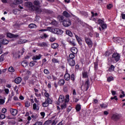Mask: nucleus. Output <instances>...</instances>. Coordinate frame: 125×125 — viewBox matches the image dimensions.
I'll return each mask as SVG.
<instances>
[{"instance_id":"1","label":"nucleus","mask_w":125,"mask_h":125,"mask_svg":"<svg viewBox=\"0 0 125 125\" xmlns=\"http://www.w3.org/2000/svg\"><path fill=\"white\" fill-rule=\"evenodd\" d=\"M47 30L53 34H57V35H62L63 34V31L58 28H52L51 27H47Z\"/></svg>"},{"instance_id":"2","label":"nucleus","mask_w":125,"mask_h":125,"mask_svg":"<svg viewBox=\"0 0 125 125\" xmlns=\"http://www.w3.org/2000/svg\"><path fill=\"white\" fill-rule=\"evenodd\" d=\"M122 118V115L118 113L113 114L111 116V120L117 122Z\"/></svg>"},{"instance_id":"3","label":"nucleus","mask_w":125,"mask_h":125,"mask_svg":"<svg viewBox=\"0 0 125 125\" xmlns=\"http://www.w3.org/2000/svg\"><path fill=\"white\" fill-rule=\"evenodd\" d=\"M84 40L88 47H89V48H91V47H92V46H93V42H92V41H91V39L87 37H85Z\"/></svg>"},{"instance_id":"4","label":"nucleus","mask_w":125,"mask_h":125,"mask_svg":"<svg viewBox=\"0 0 125 125\" xmlns=\"http://www.w3.org/2000/svg\"><path fill=\"white\" fill-rule=\"evenodd\" d=\"M65 102V97L63 95H60L59 99H58V102H57L56 104L57 105L60 104H62Z\"/></svg>"},{"instance_id":"5","label":"nucleus","mask_w":125,"mask_h":125,"mask_svg":"<svg viewBox=\"0 0 125 125\" xmlns=\"http://www.w3.org/2000/svg\"><path fill=\"white\" fill-rule=\"evenodd\" d=\"M121 56H120V54L118 53H114L112 55V59L113 60H115L116 62H118L119 60H120Z\"/></svg>"},{"instance_id":"6","label":"nucleus","mask_w":125,"mask_h":125,"mask_svg":"<svg viewBox=\"0 0 125 125\" xmlns=\"http://www.w3.org/2000/svg\"><path fill=\"white\" fill-rule=\"evenodd\" d=\"M98 24L101 25V27L103 30L107 28V24L104 23V21H102V20H98Z\"/></svg>"},{"instance_id":"7","label":"nucleus","mask_w":125,"mask_h":125,"mask_svg":"<svg viewBox=\"0 0 125 125\" xmlns=\"http://www.w3.org/2000/svg\"><path fill=\"white\" fill-rule=\"evenodd\" d=\"M71 21L69 20H64L62 22V24L64 27H69V26H71Z\"/></svg>"},{"instance_id":"8","label":"nucleus","mask_w":125,"mask_h":125,"mask_svg":"<svg viewBox=\"0 0 125 125\" xmlns=\"http://www.w3.org/2000/svg\"><path fill=\"white\" fill-rule=\"evenodd\" d=\"M7 38H14L15 39H16V38H18L19 37V35L17 34H13L12 33H7Z\"/></svg>"},{"instance_id":"9","label":"nucleus","mask_w":125,"mask_h":125,"mask_svg":"<svg viewBox=\"0 0 125 125\" xmlns=\"http://www.w3.org/2000/svg\"><path fill=\"white\" fill-rule=\"evenodd\" d=\"M10 112L12 116H16L17 113H18V110L16 109L10 108Z\"/></svg>"},{"instance_id":"10","label":"nucleus","mask_w":125,"mask_h":125,"mask_svg":"<svg viewBox=\"0 0 125 125\" xmlns=\"http://www.w3.org/2000/svg\"><path fill=\"white\" fill-rule=\"evenodd\" d=\"M33 109L35 111H38L40 109V104H34L33 105Z\"/></svg>"},{"instance_id":"11","label":"nucleus","mask_w":125,"mask_h":125,"mask_svg":"<svg viewBox=\"0 0 125 125\" xmlns=\"http://www.w3.org/2000/svg\"><path fill=\"white\" fill-rule=\"evenodd\" d=\"M89 85H90V84L89 83V80L88 79L85 82V83L84 84V87H86V90H87V89L89 88Z\"/></svg>"},{"instance_id":"12","label":"nucleus","mask_w":125,"mask_h":125,"mask_svg":"<svg viewBox=\"0 0 125 125\" xmlns=\"http://www.w3.org/2000/svg\"><path fill=\"white\" fill-rule=\"evenodd\" d=\"M67 61L68 62L69 65L70 66H75V62L73 59H68Z\"/></svg>"},{"instance_id":"13","label":"nucleus","mask_w":125,"mask_h":125,"mask_svg":"<svg viewBox=\"0 0 125 125\" xmlns=\"http://www.w3.org/2000/svg\"><path fill=\"white\" fill-rule=\"evenodd\" d=\"M82 78L83 79H88V73L86 71H83L82 72Z\"/></svg>"},{"instance_id":"14","label":"nucleus","mask_w":125,"mask_h":125,"mask_svg":"<svg viewBox=\"0 0 125 125\" xmlns=\"http://www.w3.org/2000/svg\"><path fill=\"white\" fill-rule=\"evenodd\" d=\"M67 103L64 102L63 103H62V104H61V110H63V109H66V108H67Z\"/></svg>"},{"instance_id":"15","label":"nucleus","mask_w":125,"mask_h":125,"mask_svg":"<svg viewBox=\"0 0 125 125\" xmlns=\"http://www.w3.org/2000/svg\"><path fill=\"white\" fill-rule=\"evenodd\" d=\"M42 58V55H36L32 58L33 60H40Z\"/></svg>"},{"instance_id":"16","label":"nucleus","mask_w":125,"mask_h":125,"mask_svg":"<svg viewBox=\"0 0 125 125\" xmlns=\"http://www.w3.org/2000/svg\"><path fill=\"white\" fill-rule=\"evenodd\" d=\"M71 51L73 54H77L78 53V49L76 47H73L71 48Z\"/></svg>"},{"instance_id":"17","label":"nucleus","mask_w":125,"mask_h":125,"mask_svg":"<svg viewBox=\"0 0 125 125\" xmlns=\"http://www.w3.org/2000/svg\"><path fill=\"white\" fill-rule=\"evenodd\" d=\"M64 83H65V80L64 79H61L58 82V84L61 86L64 85Z\"/></svg>"},{"instance_id":"18","label":"nucleus","mask_w":125,"mask_h":125,"mask_svg":"<svg viewBox=\"0 0 125 125\" xmlns=\"http://www.w3.org/2000/svg\"><path fill=\"white\" fill-rule=\"evenodd\" d=\"M21 82H22V79L21 78V77H18L15 80V82L17 84L20 83Z\"/></svg>"},{"instance_id":"19","label":"nucleus","mask_w":125,"mask_h":125,"mask_svg":"<svg viewBox=\"0 0 125 125\" xmlns=\"http://www.w3.org/2000/svg\"><path fill=\"white\" fill-rule=\"evenodd\" d=\"M64 78L65 81H70V78H71V76L68 73H65Z\"/></svg>"},{"instance_id":"20","label":"nucleus","mask_w":125,"mask_h":125,"mask_svg":"<svg viewBox=\"0 0 125 125\" xmlns=\"http://www.w3.org/2000/svg\"><path fill=\"white\" fill-rule=\"evenodd\" d=\"M113 41L115 42H120V41H122V39L120 37H116L113 38Z\"/></svg>"},{"instance_id":"21","label":"nucleus","mask_w":125,"mask_h":125,"mask_svg":"<svg viewBox=\"0 0 125 125\" xmlns=\"http://www.w3.org/2000/svg\"><path fill=\"white\" fill-rule=\"evenodd\" d=\"M23 2V0H15L14 3V4H21Z\"/></svg>"},{"instance_id":"22","label":"nucleus","mask_w":125,"mask_h":125,"mask_svg":"<svg viewBox=\"0 0 125 125\" xmlns=\"http://www.w3.org/2000/svg\"><path fill=\"white\" fill-rule=\"evenodd\" d=\"M37 25L34 23L30 24L28 25V27L30 28V29H35V28H37Z\"/></svg>"},{"instance_id":"23","label":"nucleus","mask_w":125,"mask_h":125,"mask_svg":"<svg viewBox=\"0 0 125 125\" xmlns=\"http://www.w3.org/2000/svg\"><path fill=\"white\" fill-rule=\"evenodd\" d=\"M62 15L63 16H65V17H70L71 16L70 14H69L67 11H64L62 13Z\"/></svg>"},{"instance_id":"24","label":"nucleus","mask_w":125,"mask_h":125,"mask_svg":"<svg viewBox=\"0 0 125 125\" xmlns=\"http://www.w3.org/2000/svg\"><path fill=\"white\" fill-rule=\"evenodd\" d=\"M70 101L69 95H66L65 98L64 99V102L68 103Z\"/></svg>"},{"instance_id":"25","label":"nucleus","mask_w":125,"mask_h":125,"mask_svg":"<svg viewBox=\"0 0 125 125\" xmlns=\"http://www.w3.org/2000/svg\"><path fill=\"white\" fill-rule=\"evenodd\" d=\"M66 35H67L68 36H69V37H73V33H72V32H71V31L70 30H66L65 32Z\"/></svg>"},{"instance_id":"26","label":"nucleus","mask_w":125,"mask_h":125,"mask_svg":"<svg viewBox=\"0 0 125 125\" xmlns=\"http://www.w3.org/2000/svg\"><path fill=\"white\" fill-rule=\"evenodd\" d=\"M35 11L37 13L40 14L42 12V9H41L40 7H37L35 8Z\"/></svg>"},{"instance_id":"27","label":"nucleus","mask_w":125,"mask_h":125,"mask_svg":"<svg viewBox=\"0 0 125 125\" xmlns=\"http://www.w3.org/2000/svg\"><path fill=\"white\" fill-rule=\"evenodd\" d=\"M9 42L6 39H3L2 41V44H7Z\"/></svg>"},{"instance_id":"28","label":"nucleus","mask_w":125,"mask_h":125,"mask_svg":"<svg viewBox=\"0 0 125 125\" xmlns=\"http://www.w3.org/2000/svg\"><path fill=\"white\" fill-rule=\"evenodd\" d=\"M49 105V104L47 103V101H46V100L44 103H42L43 107H47V106H48Z\"/></svg>"},{"instance_id":"29","label":"nucleus","mask_w":125,"mask_h":125,"mask_svg":"<svg viewBox=\"0 0 125 125\" xmlns=\"http://www.w3.org/2000/svg\"><path fill=\"white\" fill-rule=\"evenodd\" d=\"M115 69V66L113 65H111L110 67L109 68L108 71L109 72H113Z\"/></svg>"},{"instance_id":"30","label":"nucleus","mask_w":125,"mask_h":125,"mask_svg":"<svg viewBox=\"0 0 125 125\" xmlns=\"http://www.w3.org/2000/svg\"><path fill=\"white\" fill-rule=\"evenodd\" d=\"M75 38L77 41V42L80 43L81 42H82V39H81L80 37H78V35H75Z\"/></svg>"},{"instance_id":"31","label":"nucleus","mask_w":125,"mask_h":125,"mask_svg":"<svg viewBox=\"0 0 125 125\" xmlns=\"http://www.w3.org/2000/svg\"><path fill=\"white\" fill-rule=\"evenodd\" d=\"M52 62L53 63H59V60L57 59L53 58L52 59Z\"/></svg>"},{"instance_id":"32","label":"nucleus","mask_w":125,"mask_h":125,"mask_svg":"<svg viewBox=\"0 0 125 125\" xmlns=\"http://www.w3.org/2000/svg\"><path fill=\"white\" fill-rule=\"evenodd\" d=\"M51 47L54 49L57 48L58 47V44L56 43H53L51 45Z\"/></svg>"},{"instance_id":"33","label":"nucleus","mask_w":125,"mask_h":125,"mask_svg":"<svg viewBox=\"0 0 125 125\" xmlns=\"http://www.w3.org/2000/svg\"><path fill=\"white\" fill-rule=\"evenodd\" d=\"M8 71L11 73H13V72H14L15 70H14V68H13V67L10 66V67H9Z\"/></svg>"},{"instance_id":"34","label":"nucleus","mask_w":125,"mask_h":125,"mask_svg":"<svg viewBox=\"0 0 125 125\" xmlns=\"http://www.w3.org/2000/svg\"><path fill=\"white\" fill-rule=\"evenodd\" d=\"M31 105V103H30V102L29 101H26L25 103V107H27V108L30 107Z\"/></svg>"},{"instance_id":"35","label":"nucleus","mask_w":125,"mask_h":125,"mask_svg":"<svg viewBox=\"0 0 125 125\" xmlns=\"http://www.w3.org/2000/svg\"><path fill=\"white\" fill-rule=\"evenodd\" d=\"M76 110L77 111V112H79V111H81V105L77 104L76 107Z\"/></svg>"},{"instance_id":"36","label":"nucleus","mask_w":125,"mask_h":125,"mask_svg":"<svg viewBox=\"0 0 125 125\" xmlns=\"http://www.w3.org/2000/svg\"><path fill=\"white\" fill-rule=\"evenodd\" d=\"M107 82H108V83H110V82H112V81H114V78L112 76H110L109 77L107 78Z\"/></svg>"},{"instance_id":"37","label":"nucleus","mask_w":125,"mask_h":125,"mask_svg":"<svg viewBox=\"0 0 125 125\" xmlns=\"http://www.w3.org/2000/svg\"><path fill=\"white\" fill-rule=\"evenodd\" d=\"M27 41L26 40H20L19 42V43H25V42H27Z\"/></svg>"},{"instance_id":"38","label":"nucleus","mask_w":125,"mask_h":125,"mask_svg":"<svg viewBox=\"0 0 125 125\" xmlns=\"http://www.w3.org/2000/svg\"><path fill=\"white\" fill-rule=\"evenodd\" d=\"M49 104H51V103H52V101L51 100V99L48 98L45 100Z\"/></svg>"},{"instance_id":"39","label":"nucleus","mask_w":125,"mask_h":125,"mask_svg":"<svg viewBox=\"0 0 125 125\" xmlns=\"http://www.w3.org/2000/svg\"><path fill=\"white\" fill-rule=\"evenodd\" d=\"M3 60H4V55H2L0 57V62H2V61H3Z\"/></svg>"},{"instance_id":"40","label":"nucleus","mask_w":125,"mask_h":125,"mask_svg":"<svg viewBox=\"0 0 125 125\" xmlns=\"http://www.w3.org/2000/svg\"><path fill=\"white\" fill-rule=\"evenodd\" d=\"M52 121H51V120H48V121H46L45 123H44V124L45 125H50V124H52Z\"/></svg>"},{"instance_id":"41","label":"nucleus","mask_w":125,"mask_h":125,"mask_svg":"<svg viewBox=\"0 0 125 125\" xmlns=\"http://www.w3.org/2000/svg\"><path fill=\"white\" fill-rule=\"evenodd\" d=\"M68 42L71 44V45H73V46H76V43L74 41H68Z\"/></svg>"},{"instance_id":"42","label":"nucleus","mask_w":125,"mask_h":125,"mask_svg":"<svg viewBox=\"0 0 125 125\" xmlns=\"http://www.w3.org/2000/svg\"><path fill=\"white\" fill-rule=\"evenodd\" d=\"M101 108H107L108 106L106 104H100Z\"/></svg>"},{"instance_id":"43","label":"nucleus","mask_w":125,"mask_h":125,"mask_svg":"<svg viewBox=\"0 0 125 125\" xmlns=\"http://www.w3.org/2000/svg\"><path fill=\"white\" fill-rule=\"evenodd\" d=\"M44 91L45 92L44 93V96H45V97H46L47 98H49V94H48V93L46 92V90H44Z\"/></svg>"},{"instance_id":"44","label":"nucleus","mask_w":125,"mask_h":125,"mask_svg":"<svg viewBox=\"0 0 125 125\" xmlns=\"http://www.w3.org/2000/svg\"><path fill=\"white\" fill-rule=\"evenodd\" d=\"M69 59H74L75 58V55L74 54H70L69 55Z\"/></svg>"},{"instance_id":"45","label":"nucleus","mask_w":125,"mask_h":125,"mask_svg":"<svg viewBox=\"0 0 125 125\" xmlns=\"http://www.w3.org/2000/svg\"><path fill=\"white\" fill-rule=\"evenodd\" d=\"M46 38H48V35L46 34H44L41 37L42 39H46Z\"/></svg>"},{"instance_id":"46","label":"nucleus","mask_w":125,"mask_h":125,"mask_svg":"<svg viewBox=\"0 0 125 125\" xmlns=\"http://www.w3.org/2000/svg\"><path fill=\"white\" fill-rule=\"evenodd\" d=\"M40 46H47V44L46 42H42L40 44Z\"/></svg>"},{"instance_id":"47","label":"nucleus","mask_w":125,"mask_h":125,"mask_svg":"<svg viewBox=\"0 0 125 125\" xmlns=\"http://www.w3.org/2000/svg\"><path fill=\"white\" fill-rule=\"evenodd\" d=\"M33 125H42V122H37Z\"/></svg>"},{"instance_id":"48","label":"nucleus","mask_w":125,"mask_h":125,"mask_svg":"<svg viewBox=\"0 0 125 125\" xmlns=\"http://www.w3.org/2000/svg\"><path fill=\"white\" fill-rule=\"evenodd\" d=\"M112 7H113V5H112V4H109L108 5H107V9H111Z\"/></svg>"},{"instance_id":"49","label":"nucleus","mask_w":125,"mask_h":125,"mask_svg":"<svg viewBox=\"0 0 125 125\" xmlns=\"http://www.w3.org/2000/svg\"><path fill=\"white\" fill-rule=\"evenodd\" d=\"M121 93H122L123 95H120V98H123V97H125V92H124V91H122Z\"/></svg>"},{"instance_id":"50","label":"nucleus","mask_w":125,"mask_h":125,"mask_svg":"<svg viewBox=\"0 0 125 125\" xmlns=\"http://www.w3.org/2000/svg\"><path fill=\"white\" fill-rule=\"evenodd\" d=\"M34 4H35V5H39L40 1H39V0H35L34 2Z\"/></svg>"},{"instance_id":"51","label":"nucleus","mask_w":125,"mask_h":125,"mask_svg":"<svg viewBox=\"0 0 125 125\" xmlns=\"http://www.w3.org/2000/svg\"><path fill=\"white\" fill-rule=\"evenodd\" d=\"M50 42H54L55 41V38L54 37H51L49 39Z\"/></svg>"},{"instance_id":"52","label":"nucleus","mask_w":125,"mask_h":125,"mask_svg":"<svg viewBox=\"0 0 125 125\" xmlns=\"http://www.w3.org/2000/svg\"><path fill=\"white\" fill-rule=\"evenodd\" d=\"M98 67V63L97 62L94 63V69L95 70H97V68Z\"/></svg>"},{"instance_id":"53","label":"nucleus","mask_w":125,"mask_h":125,"mask_svg":"<svg viewBox=\"0 0 125 125\" xmlns=\"http://www.w3.org/2000/svg\"><path fill=\"white\" fill-rule=\"evenodd\" d=\"M27 6H28V7H32V6H33V3H32V2H28Z\"/></svg>"},{"instance_id":"54","label":"nucleus","mask_w":125,"mask_h":125,"mask_svg":"<svg viewBox=\"0 0 125 125\" xmlns=\"http://www.w3.org/2000/svg\"><path fill=\"white\" fill-rule=\"evenodd\" d=\"M91 13L92 14V17H94V16H97V15H98L97 13L94 14L93 12H91Z\"/></svg>"},{"instance_id":"55","label":"nucleus","mask_w":125,"mask_h":125,"mask_svg":"<svg viewBox=\"0 0 125 125\" xmlns=\"http://www.w3.org/2000/svg\"><path fill=\"white\" fill-rule=\"evenodd\" d=\"M0 119H5V115L3 114H1L0 115Z\"/></svg>"},{"instance_id":"56","label":"nucleus","mask_w":125,"mask_h":125,"mask_svg":"<svg viewBox=\"0 0 125 125\" xmlns=\"http://www.w3.org/2000/svg\"><path fill=\"white\" fill-rule=\"evenodd\" d=\"M70 79L71 81H75V75H74V74H72L71 75Z\"/></svg>"},{"instance_id":"57","label":"nucleus","mask_w":125,"mask_h":125,"mask_svg":"<svg viewBox=\"0 0 125 125\" xmlns=\"http://www.w3.org/2000/svg\"><path fill=\"white\" fill-rule=\"evenodd\" d=\"M34 65H35V62H30L29 66L30 67H33Z\"/></svg>"},{"instance_id":"58","label":"nucleus","mask_w":125,"mask_h":125,"mask_svg":"<svg viewBox=\"0 0 125 125\" xmlns=\"http://www.w3.org/2000/svg\"><path fill=\"white\" fill-rule=\"evenodd\" d=\"M44 74H46V75H48V74H49V71L47 69H44Z\"/></svg>"},{"instance_id":"59","label":"nucleus","mask_w":125,"mask_h":125,"mask_svg":"<svg viewBox=\"0 0 125 125\" xmlns=\"http://www.w3.org/2000/svg\"><path fill=\"white\" fill-rule=\"evenodd\" d=\"M6 111H7V109L5 108H2V110H1L2 113H3L4 114L6 113Z\"/></svg>"},{"instance_id":"60","label":"nucleus","mask_w":125,"mask_h":125,"mask_svg":"<svg viewBox=\"0 0 125 125\" xmlns=\"http://www.w3.org/2000/svg\"><path fill=\"white\" fill-rule=\"evenodd\" d=\"M14 89L15 91H16L17 93H18V87H17V86H15Z\"/></svg>"},{"instance_id":"61","label":"nucleus","mask_w":125,"mask_h":125,"mask_svg":"<svg viewBox=\"0 0 125 125\" xmlns=\"http://www.w3.org/2000/svg\"><path fill=\"white\" fill-rule=\"evenodd\" d=\"M0 104H4V100L2 99H0Z\"/></svg>"},{"instance_id":"62","label":"nucleus","mask_w":125,"mask_h":125,"mask_svg":"<svg viewBox=\"0 0 125 125\" xmlns=\"http://www.w3.org/2000/svg\"><path fill=\"white\" fill-rule=\"evenodd\" d=\"M35 94L37 97H41V96H42L41 93L38 94L37 93H35Z\"/></svg>"},{"instance_id":"63","label":"nucleus","mask_w":125,"mask_h":125,"mask_svg":"<svg viewBox=\"0 0 125 125\" xmlns=\"http://www.w3.org/2000/svg\"><path fill=\"white\" fill-rule=\"evenodd\" d=\"M21 64L23 66H24V65L25 66H27V65H28V62H23Z\"/></svg>"},{"instance_id":"64","label":"nucleus","mask_w":125,"mask_h":125,"mask_svg":"<svg viewBox=\"0 0 125 125\" xmlns=\"http://www.w3.org/2000/svg\"><path fill=\"white\" fill-rule=\"evenodd\" d=\"M121 16L122 19H125V14H122Z\"/></svg>"}]
</instances>
